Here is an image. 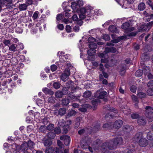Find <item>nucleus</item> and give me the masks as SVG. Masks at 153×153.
Wrapping results in <instances>:
<instances>
[{
    "instance_id": "nucleus-64",
    "label": "nucleus",
    "mask_w": 153,
    "mask_h": 153,
    "mask_svg": "<svg viewBox=\"0 0 153 153\" xmlns=\"http://www.w3.org/2000/svg\"><path fill=\"white\" fill-rule=\"evenodd\" d=\"M103 58L101 59V62L103 63H107L108 62V59H107L108 57Z\"/></svg>"
},
{
    "instance_id": "nucleus-10",
    "label": "nucleus",
    "mask_w": 153,
    "mask_h": 153,
    "mask_svg": "<svg viewBox=\"0 0 153 153\" xmlns=\"http://www.w3.org/2000/svg\"><path fill=\"white\" fill-rule=\"evenodd\" d=\"M70 72L68 69L65 70L64 73L61 76L62 80L63 81L65 82L70 76Z\"/></svg>"
},
{
    "instance_id": "nucleus-2",
    "label": "nucleus",
    "mask_w": 153,
    "mask_h": 153,
    "mask_svg": "<svg viewBox=\"0 0 153 153\" xmlns=\"http://www.w3.org/2000/svg\"><path fill=\"white\" fill-rule=\"evenodd\" d=\"M100 125L99 124H98L92 128L91 127H88L87 128L85 129H82L79 130L78 131V133L79 134L81 135L84 132H85L88 134H90L92 132H94L97 131L100 129Z\"/></svg>"
},
{
    "instance_id": "nucleus-24",
    "label": "nucleus",
    "mask_w": 153,
    "mask_h": 153,
    "mask_svg": "<svg viewBox=\"0 0 153 153\" xmlns=\"http://www.w3.org/2000/svg\"><path fill=\"white\" fill-rule=\"evenodd\" d=\"M66 111V109L65 108H61L58 111V114L60 115H63L65 114Z\"/></svg>"
},
{
    "instance_id": "nucleus-55",
    "label": "nucleus",
    "mask_w": 153,
    "mask_h": 153,
    "mask_svg": "<svg viewBox=\"0 0 153 153\" xmlns=\"http://www.w3.org/2000/svg\"><path fill=\"white\" fill-rule=\"evenodd\" d=\"M39 12L38 11L35 12L33 14L32 18L34 20L36 19L38 16Z\"/></svg>"
},
{
    "instance_id": "nucleus-19",
    "label": "nucleus",
    "mask_w": 153,
    "mask_h": 153,
    "mask_svg": "<svg viewBox=\"0 0 153 153\" xmlns=\"http://www.w3.org/2000/svg\"><path fill=\"white\" fill-rule=\"evenodd\" d=\"M142 133L141 132L137 133L135 136L134 138V140L137 142L141 138H142Z\"/></svg>"
},
{
    "instance_id": "nucleus-4",
    "label": "nucleus",
    "mask_w": 153,
    "mask_h": 153,
    "mask_svg": "<svg viewBox=\"0 0 153 153\" xmlns=\"http://www.w3.org/2000/svg\"><path fill=\"white\" fill-rule=\"evenodd\" d=\"M117 51V50L114 47L108 48L106 47L105 48L104 52L100 53L99 56L101 58L108 57L107 53L111 52L115 53Z\"/></svg>"
},
{
    "instance_id": "nucleus-26",
    "label": "nucleus",
    "mask_w": 153,
    "mask_h": 153,
    "mask_svg": "<svg viewBox=\"0 0 153 153\" xmlns=\"http://www.w3.org/2000/svg\"><path fill=\"white\" fill-rule=\"evenodd\" d=\"M43 143L45 146H49L52 144V141L50 140H46L44 141Z\"/></svg>"
},
{
    "instance_id": "nucleus-59",
    "label": "nucleus",
    "mask_w": 153,
    "mask_h": 153,
    "mask_svg": "<svg viewBox=\"0 0 153 153\" xmlns=\"http://www.w3.org/2000/svg\"><path fill=\"white\" fill-rule=\"evenodd\" d=\"M111 126V123H106L104 124L103 126V128H110Z\"/></svg>"
},
{
    "instance_id": "nucleus-9",
    "label": "nucleus",
    "mask_w": 153,
    "mask_h": 153,
    "mask_svg": "<svg viewBox=\"0 0 153 153\" xmlns=\"http://www.w3.org/2000/svg\"><path fill=\"white\" fill-rule=\"evenodd\" d=\"M122 28L126 30L128 32H131L134 30V28L133 27H130V24L128 22H126L122 25Z\"/></svg>"
},
{
    "instance_id": "nucleus-42",
    "label": "nucleus",
    "mask_w": 153,
    "mask_h": 153,
    "mask_svg": "<svg viewBox=\"0 0 153 153\" xmlns=\"http://www.w3.org/2000/svg\"><path fill=\"white\" fill-rule=\"evenodd\" d=\"M148 88L153 89V80L150 81L147 85Z\"/></svg>"
},
{
    "instance_id": "nucleus-15",
    "label": "nucleus",
    "mask_w": 153,
    "mask_h": 153,
    "mask_svg": "<svg viewBox=\"0 0 153 153\" xmlns=\"http://www.w3.org/2000/svg\"><path fill=\"white\" fill-rule=\"evenodd\" d=\"M74 84V82L71 81H68L66 83V86L68 89H70L71 91H74L76 89V88L73 86Z\"/></svg>"
},
{
    "instance_id": "nucleus-43",
    "label": "nucleus",
    "mask_w": 153,
    "mask_h": 153,
    "mask_svg": "<svg viewBox=\"0 0 153 153\" xmlns=\"http://www.w3.org/2000/svg\"><path fill=\"white\" fill-rule=\"evenodd\" d=\"M54 128V125L52 124H50L48 126L47 128L49 131H52L53 129Z\"/></svg>"
},
{
    "instance_id": "nucleus-37",
    "label": "nucleus",
    "mask_w": 153,
    "mask_h": 153,
    "mask_svg": "<svg viewBox=\"0 0 153 153\" xmlns=\"http://www.w3.org/2000/svg\"><path fill=\"white\" fill-rule=\"evenodd\" d=\"M47 135L48 137L49 138L53 139L55 137L56 134L55 133L50 132L48 133Z\"/></svg>"
},
{
    "instance_id": "nucleus-38",
    "label": "nucleus",
    "mask_w": 153,
    "mask_h": 153,
    "mask_svg": "<svg viewBox=\"0 0 153 153\" xmlns=\"http://www.w3.org/2000/svg\"><path fill=\"white\" fill-rule=\"evenodd\" d=\"M69 103V100L66 99H64L62 100V104L64 106L67 105Z\"/></svg>"
},
{
    "instance_id": "nucleus-32",
    "label": "nucleus",
    "mask_w": 153,
    "mask_h": 153,
    "mask_svg": "<svg viewBox=\"0 0 153 153\" xmlns=\"http://www.w3.org/2000/svg\"><path fill=\"white\" fill-rule=\"evenodd\" d=\"M27 147L29 149H31L33 148V146L34 145V143L31 140H29L27 143Z\"/></svg>"
},
{
    "instance_id": "nucleus-56",
    "label": "nucleus",
    "mask_w": 153,
    "mask_h": 153,
    "mask_svg": "<svg viewBox=\"0 0 153 153\" xmlns=\"http://www.w3.org/2000/svg\"><path fill=\"white\" fill-rule=\"evenodd\" d=\"M87 12H88L86 11L85 9L84 8H81L80 9V13L86 14Z\"/></svg>"
},
{
    "instance_id": "nucleus-3",
    "label": "nucleus",
    "mask_w": 153,
    "mask_h": 153,
    "mask_svg": "<svg viewBox=\"0 0 153 153\" xmlns=\"http://www.w3.org/2000/svg\"><path fill=\"white\" fill-rule=\"evenodd\" d=\"M103 108L105 110L109 111L110 112L105 115V117L106 118H109V119H111L113 118L114 114H113L112 115V112H113L115 113L117 112L116 110L109 105H106L104 106Z\"/></svg>"
},
{
    "instance_id": "nucleus-44",
    "label": "nucleus",
    "mask_w": 153,
    "mask_h": 153,
    "mask_svg": "<svg viewBox=\"0 0 153 153\" xmlns=\"http://www.w3.org/2000/svg\"><path fill=\"white\" fill-rule=\"evenodd\" d=\"M137 96L140 98H143L146 96V94L145 93L142 92H139L137 94Z\"/></svg>"
},
{
    "instance_id": "nucleus-20",
    "label": "nucleus",
    "mask_w": 153,
    "mask_h": 153,
    "mask_svg": "<svg viewBox=\"0 0 153 153\" xmlns=\"http://www.w3.org/2000/svg\"><path fill=\"white\" fill-rule=\"evenodd\" d=\"M82 118L80 117H78L76 119V122L75 124L74 128H77L80 125V122L82 120Z\"/></svg>"
},
{
    "instance_id": "nucleus-14",
    "label": "nucleus",
    "mask_w": 153,
    "mask_h": 153,
    "mask_svg": "<svg viewBox=\"0 0 153 153\" xmlns=\"http://www.w3.org/2000/svg\"><path fill=\"white\" fill-rule=\"evenodd\" d=\"M123 121L121 120H117L114 123L113 126L115 128H119L123 125Z\"/></svg>"
},
{
    "instance_id": "nucleus-17",
    "label": "nucleus",
    "mask_w": 153,
    "mask_h": 153,
    "mask_svg": "<svg viewBox=\"0 0 153 153\" xmlns=\"http://www.w3.org/2000/svg\"><path fill=\"white\" fill-rule=\"evenodd\" d=\"M27 143L25 142L22 144L21 146V149H20L23 153H27V150L28 149Z\"/></svg>"
},
{
    "instance_id": "nucleus-46",
    "label": "nucleus",
    "mask_w": 153,
    "mask_h": 153,
    "mask_svg": "<svg viewBox=\"0 0 153 153\" xmlns=\"http://www.w3.org/2000/svg\"><path fill=\"white\" fill-rule=\"evenodd\" d=\"M71 141V138L69 136L67 139H66L64 141V143L65 144L66 146H68L69 145Z\"/></svg>"
},
{
    "instance_id": "nucleus-31",
    "label": "nucleus",
    "mask_w": 153,
    "mask_h": 153,
    "mask_svg": "<svg viewBox=\"0 0 153 153\" xmlns=\"http://www.w3.org/2000/svg\"><path fill=\"white\" fill-rule=\"evenodd\" d=\"M147 137L150 140H153V131L148 133L147 134Z\"/></svg>"
},
{
    "instance_id": "nucleus-35",
    "label": "nucleus",
    "mask_w": 153,
    "mask_h": 153,
    "mask_svg": "<svg viewBox=\"0 0 153 153\" xmlns=\"http://www.w3.org/2000/svg\"><path fill=\"white\" fill-rule=\"evenodd\" d=\"M108 30L111 32H115L117 31V28L115 26L111 25L109 27Z\"/></svg>"
},
{
    "instance_id": "nucleus-12",
    "label": "nucleus",
    "mask_w": 153,
    "mask_h": 153,
    "mask_svg": "<svg viewBox=\"0 0 153 153\" xmlns=\"http://www.w3.org/2000/svg\"><path fill=\"white\" fill-rule=\"evenodd\" d=\"M138 141L139 145L141 146L144 147L148 144V140L144 138H140Z\"/></svg>"
},
{
    "instance_id": "nucleus-18",
    "label": "nucleus",
    "mask_w": 153,
    "mask_h": 153,
    "mask_svg": "<svg viewBox=\"0 0 153 153\" xmlns=\"http://www.w3.org/2000/svg\"><path fill=\"white\" fill-rule=\"evenodd\" d=\"M137 122L139 125H144L146 124V121L145 118L140 117L138 119Z\"/></svg>"
},
{
    "instance_id": "nucleus-29",
    "label": "nucleus",
    "mask_w": 153,
    "mask_h": 153,
    "mask_svg": "<svg viewBox=\"0 0 153 153\" xmlns=\"http://www.w3.org/2000/svg\"><path fill=\"white\" fill-rule=\"evenodd\" d=\"M91 92L89 91H87L84 92L83 94V96L86 98H89L91 97Z\"/></svg>"
},
{
    "instance_id": "nucleus-51",
    "label": "nucleus",
    "mask_w": 153,
    "mask_h": 153,
    "mask_svg": "<svg viewBox=\"0 0 153 153\" xmlns=\"http://www.w3.org/2000/svg\"><path fill=\"white\" fill-rule=\"evenodd\" d=\"M77 5H78L77 3H76L74 2H73L71 3V7L74 10H75L76 8Z\"/></svg>"
},
{
    "instance_id": "nucleus-7",
    "label": "nucleus",
    "mask_w": 153,
    "mask_h": 153,
    "mask_svg": "<svg viewBox=\"0 0 153 153\" xmlns=\"http://www.w3.org/2000/svg\"><path fill=\"white\" fill-rule=\"evenodd\" d=\"M89 47L90 49L88 51V54L89 56L94 55L95 53V49L97 47V44L94 43H90L89 44Z\"/></svg>"
},
{
    "instance_id": "nucleus-11",
    "label": "nucleus",
    "mask_w": 153,
    "mask_h": 153,
    "mask_svg": "<svg viewBox=\"0 0 153 153\" xmlns=\"http://www.w3.org/2000/svg\"><path fill=\"white\" fill-rule=\"evenodd\" d=\"M107 93L105 91L100 92L99 91H97L95 94V96L100 99H103L106 95Z\"/></svg>"
},
{
    "instance_id": "nucleus-47",
    "label": "nucleus",
    "mask_w": 153,
    "mask_h": 153,
    "mask_svg": "<svg viewBox=\"0 0 153 153\" xmlns=\"http://www.w3.org/2000/svg\"><path fill=\"white\" fill-rule=\"evenodd\" d=\"M46 128L45 126H41L39 128L40 132H45L46 131Z\"/></svg>"
},
{
    "instance_id": "nucleus-25",
    "label": "nucleus",
    "mask_w": 153,
    "mask_h": 153,
    "mask_svg": "<svg viewBox=\"0 0 153 153\" xmlns=\"http://www.w3.org/2000/svg\"><path fill=\"white\" fill-rule=\"evenodd\" d=\"M9 50L11 51L14 52L16 50V47L17 45L14 44H13L10 46H9Z\"/></svg>"
},
{
    "instance_id": "nucleus-23",
    "label": "nucleus",
    "mask_w": 153,
    "mask_h": 153,
    "mask_svg": "<svg viewBox=\"0 0 153 153\" xmlns=\"http://www.w3.org/2000/svg\"><path fill=\"white\" fill-rule=\"evenodd\" d=\"M55 150V149L53 147L47 148L45 151V153H53Z\"/></svg>"
},
{
    "instance_id": "nucleus-34",
    "label": "nucleus",
    "mask_w": 153,
    "mask_h": 153,
    "mask_svg": "<svg viewBox=\"0 0 153 153\" xmlns=\"http://www.w3.org/2000/svg\"><path fill=\"white\" fill-rule=\"evenodd\" d=\"M143 71L141 70H137L135 73V75L137 77L141 76L143 74Z\"/></svg>"
},
{
    "instance_id": "nucleus-48",
    "label": "nucleus",
    "mask_w": 153,
    "mask_h": 153,
    "mask_svg": "<svg viewBox=\"0 0 153 153\" xmlns=\"http://www.w3.org/2000/svg\"><path fill=\"white\" fill-rule=\"evenodd\" d=\"M61 129L59 127L56 128L54 129L55 133L57 134H59L61 132Z\"/></svg>"
},
{
    "instance_id": "nucleus-16",
    "label": "nucleus",
    "mask_w": 153,
    "mask_h": 153,
    "mask_svg": "<svg viewBox=\"0 0 153 153\" xmlns=\"http://www.w3.org/2000/svg\"><path fill=\"white\" fill-rule=\"evenodd\" d=\"M66 124L65 125L64 127L63 132L65 134L67 133L68 131V129L69 128V126L72 123L71 121V120H67L66 121Z\"/></svg>"
},
{
    "instance_id": "nucleus-52",
    "label": "nucleus",
    "mask_w": 153,
    "mask_h": 153,
    "mask_svg": "<svg viewBox=\"0 0 153 153\" xmlns=\"http://www.w3.org/2000/svg\"><path fill=\"white\" fill-rule=\"evenodd\" d=\"M139 115L136 113H133L131 114V117L132 119H136L138 118L139 117Z\"/></svg>"
},
{
    "instance_id": "nucleus-45",
    "label": "nucleus",
    "mask_w": 153,
    "mask_h": 153,
    "mask_svg": "<svg viewBox=\"0 0 153 153\" xmlns=\"http://www.w3.org/2000/svg\"><path fill=\"white\" fill-rule=\"evenodd\" d=\"M56 100V99L55 97H51L48 98V101L49 102L51 103H54L55 102Z\"/></svg>"
},
{
    "instance_id": "nucleus-5",
    "label": "nucleus",
    "mask_w": 153,
    "mask_h": 153,
    "mask_svg": "<svg viewBox=\"0 0 153 153\" xmlns=\"http://www.w3.org/2000/svg\"><path fill=\"white\" fill-rule=\"evenodd\" d=\"M153 25V21L150 22L146 24H142L140 26L138 29L139 32L141 31H144L146 32L148 31L151 29Z\"/></svg>"
},
{
    "instance_id": "nucleus-28",
    "label": "nucleus",
    "mask_w": 153,
    "mask_h": 153,
    "mask_svg": "<svg viewBox=\"0 0 153 153\" xmlns=\"http://www.w3.org/2000/svg\"><path fill=\"white\" fill-rule=\"evenodd\" d=\"M27 5L25 4H20L19 8L20 10H26Z\"/></svg>"
},
{
    "instance_id": "nucleus-39",
    "label": "nucleus",
    "mask_w": 153,
    "mask_h": 153,
    "mask_svg": "<svg viewBox=\"0 0 153 153\" xmlns=\"http://www.w3.org/2000/svg\"><path fill=\"white\" fill-rule=\"evenodd\" d=\"M131 97L133 102L135 103V105L137 107V103L138 102V100L137 97L134 95H132Z\"/></svg>"
},
{
    "instance_id": "nucleus-33",
    "label": "nucleus",
    "mask_w": 153,
    "mask_h": 153,
    "mask_svg": "<svg viewBox=\"0 0 153 153\" xmlns=\"http://www.w3.org/2000/svg\"><path fill=\"white\" fill-rule=\"evenodd\" d=\"M145 8V4L143 3H141L138 5V8L140 10H143Z\"/></svg>"
},
{
    "instance_id": "nucleus-13",
    "label": "nucleus",
    "mask_w": 153,
    "mask_h": 153,
    "mask_svg": "<svg viewBox=\"0 0 153 153\" xmlns=\"http://www.w3.org/2000/svg\"><path fill=\"white\" fill-rule=\"evenodd\" d=\"M149 48V46L148 45L146 46L143 50L144 53H143L142 55V57L143 58V61L146 60V59L149 58V56L147 55L146 53H145V52L149 51V50L148 48Z\"/></svg>"
},
{
    "instance_id": "nucleus-6",
    "label": "nucleus",
    "mask_w": 153,
    "mask_h": 153,
    "mask_svg": "<svg viewBox=\"0 0 153 153\" xmlns=\"http://www.w3.org/2000/svg\"><path fill=\"white\" fill-rule=\"evenodd\" d=\"M91 142L92 140L90 138L88 139L87 138H85V139L81 140L80 146L82 149H86L90 145Z\"/></svg>"
},
{
    "instance_id": "nucleus-57",
    "label": "nucleus",
    "mask_w": 153,
    "mask_h": 153,
    "mask_svg": "<svg viewBox=\"0 0 153 153\" xmlns=\"http://www.w3.org/2000/svg\"><path fill=\"white\" fill-rule=\"evenodd\" d=\"M3 43L5 46H8V45L10 43V41L9 40L4 39Z\"/></svg>"
},
{
    "instance_id": "nucleus-36",
    "label": "nucleus",
    "mask_w": 153,
    "mask_h": 153,
    "mask_svg": "<svg viewBox=\"0 0 153 153\" xmlns=\"http://www.w3.org/2000/svg\"><path fill=\"white\" fill-rule=\"evenodd\" d=\"M61 85V84L59 82H55L53 84V86L54 88L56 89H58L60 88Z\"/></svg>"
},
{
    "instance_id": "nucleus-63",
    "label": "nucleus",
    "mask_w": 153,
    "mask_h": 153,
    "mask_svg": "<svg viewBox=\"0 0 153 153\" xmlns=\"http://www.w3.org/2000/svg\"><path fill=\"white\" fill-rule=\"evenodd\" d=\"M71 27L69 25H67L66 27V30L67 31L68 33L70 32L71 30Z\"/></svg>"
},
{
    "instance_id": "nucleus-40",
    "label": "nucleus",
    "mask_w": 153,
    "mask_h": 153,
    "mask_svg": "<svg viewBox=\"0 0 153 153\" xmlns=\"http://www.w3.org/2000/svg\"><path fill=\"white\" fill-rule=\"evenodd\" d=\"M124 38V37L123 36H122L118 37L117 39H113L111 41L114 43H117L120 42L121 40L123 39Z\"/></svg>"
},
{
    "instance_id": "nucleus-50",
    "label": "nucleus",
    "mask_w": 153,
    "mask_h": 153,
    "mask_svg": "<svg viewBox=\"0 0 153 153\" xmlns=\"http://www.w3.org/2000/svg\"><path fill=\"white\" fill-rule=\"evenodd\" d=\"M103 38L105 41H108L110 39V37L107 34H104L103 36Z\"/></svg>"
},
{
    "instance_id": "nucleus-30",
    "label": "nucleus",
    "mask_w": 153,
    "mask_h": 153,
    "mask_svg": "<svg viewBox=\"0 0 153 153\" xmlns=\"http://www.w3.org/2000/svg\"><path fill=\"white\" fill-rule=\"evenodd\" d=\"M65 121L64 120L62 119L61 120L59 121L58 123V126H62L63 127V130H64V126H65Z\"/></svg>"
},
{
    "instance_id": "nucleus-53",
    "label": "nucleus",
    "mask_w": 153,
    "mask_h": 153,
    "mask_svg": "<svg viewBox=\"0 0 153 153\" xmlns=\"http://www.w3.org/2000/svg\"><path fill=\"white\" fill-rule=\"evenodd\" d=\"M24 47L23 44L21 43H20L17 45V48H19V50H21L24 49Z\"/></svg>"
},
{
    "instance_id": "nucleus-61",
    "label": "nucleus",
    "mask_w": 153,
    "mask_h": 153,
    "mask_svg": "<svg viewBox=\"0 0 153 153\" xmlns=\"http://www.w3.org/2000/svg\"><path fill=\"white\" fill-rule=\"evenodd\" d=\"M69 136H68V135H62V136H61L60 137V139L61 140H65L66 139H67V138L69 137Z\"/></svg>"
},
{
    "instance_id": "nucleus-1",
    "label": "nucleus",
    "mask_w": 153,
    "mask_h": 153,
    "mask_svg": "<svg viewBox=\"0 0 153 153\" xmlns=\"http://www.w3.org/2000/svg\"><path fill=\"white\" fill-rule=\"evenodd\" d=\"M123 139L119 137L103 143L101 147L100 150L102 153H105L108 149H115L117 145L121 144L123 143Z\"/></svg>"
},
{
    "instance_id": "nucleus-27",
    "label": "nucleus",
    "mask_w": 153,
    "mask_h": 153,
    "mask_svg": "<svg viewBox=\"0 0 153 153\" xmlns=\"http://www.w3.org/2000/svg\"><path fill=\"white\" fill-rule=\"evenodd\" d=\"M100 100L99 99H95L91 101L92 103L94 106V108H95V107H96L98 103H100Z\"/></svg>"
},
{
    "instance_id": "nucleus-8",
    "label": "nucleus",
    "mask_w": 153,
    "mask_h": 153,
    "mask_svg": "<svg viewBox=\"0 0 153 153\" xmlns=\"http://www.w3.org/2000/svg\"><path fill=\"white\" fill-rule=\"evenodd\" d=\"M145 109V114L147 117L150 119L153 118V108L147 106L146 107Z\"/></svg>"
},
{
    "instance_id": "nucleus-41",
    "label": "nucleus",
    "mask_w": 153,
    "mask_h": 153,
    "mask_svg": "<svg viewBox=\"0 0 153 153\" xmlns=\"http://www.w3.org/2000/svg\"><path fill=\"white\" fill-rule=\"evenodd\" d=\"M62 95V93L60 91H58L55 93V96L57 97H61Z\"/></svg>"
},
{
    "instance_id": "nucleus-49",
    "label": "nucleus",
    "mask_w": 153,
    "mask_h": 153,
    "mask_svg": "<svg viewBox=\"0 0 153 153\" xmlns=\"http://www.w3.org/2000/svg\"><path fill=\"white\" fill-rule=\"evenodd\" d=\"M147 93L150 96L153 95V89L148 88L147 90Z\"/></svg>"
},
{
    "instance_id": "nucleus-22",
    "label": "nucleus",
    "mask_w": 153,
    "mask_h": 153,
    "mask_svg": "<svg viewBox=\"0 0 153 153\" xmlns=\"http://www.w3.org/2000/svg\"><path fill=\"white\" fill-rule=\"evenodd\" d=\"M76 114V112L73 110H71L68 114L66 116L67 118H69L72 116H74Z\"/></svg>"
},
{
    "instance_id": "nucleus-60",
    "label": "nucleus",
    "mask_w": 153,
    "mask_h": 153,
    "mask_svg": "<svg viewBox=\"0 0 153 153\" xmlns=\"http://www.w3.org/2000/svg\"><path fill=\"white\" fill-rule=\"evenodd\" d=\"M57 143L58 144V146L61 148V149H62V148H63V149H64V148L63 147L64 146L63 145H62L61 141L59 140H58L57 141Z\"/></svg>"
},
{
    "instance_id": "nucleus-58",
    "label": "nucleus",
    "mask_w": 153,
    "mask_h": 153,
    "mask_svg": "<svg viewBox=\"0 0 153 153\" xmlns=\"http://www.w3.org/2000/svg\"><path fill=\"white\" fill-rule=\"evenodd\" d=\"M57 67L55 65H53L51 66V69L52 71H55L57 69Z\"/></svg>"
},
{
    "instance_id": "nucleus-54",
    "label": "nucleus",
    "mask_w": 153,
    "mask_h": 153,
    "mask_svg": "<svg viewBox=\"0 0 153 153\" xmlns=\"http://www.w3.org/2000/svg\"><path fill=\"white\" fill-rule=\"evenodd\" d=\"M130 88L131 91L133 93L135 92L136 91L137 88L134 85L131 86Z\"/></svg>"
},
{
    "instance_id": "nucleus-62",
    "label": "nucleus",
    "mask_w": 153,
    "mask_h": 153,
    "mask_svg": "<svg viewBox=\"0 0 153 153\" xmlns=\"http://www.w3.org/2000/svg\"><path fill=\"white\" fill-rule=\"evenodd\" d=\"M94 40L95 39L92 37H89L88 39V42L90 43H94L93 42Z\"/></svg>"
},
{
    "instance_id": "nucleus-21",
    "label": "nucleus",
    "mask_w": 153,
    "mask_h": 153,
    "mask_svg": "<svg viewBox=\"0 0 153 153\" xmlns=\"http://www.w3.org/2000/svg\"><path fill=\"white\" fill-rule=\"evenodd\" d=\"M143 73L146 76V75H147L148 73L150 72V69L147 66H145L143 68Z\"/></svg>"
}]
</instances>
